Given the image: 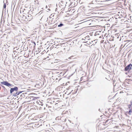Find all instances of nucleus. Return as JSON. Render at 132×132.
I'll return each mask as SVG.
<instances>
[{"instance_id": "aec40b11", "label": "nucleus", "mask_w": 132, "mask_h": 132, "mask_svg": "<svg viewBox=\"0 0 132 132\" xmlns=\"http://www.w3.org/2000/svg\"><path fill=\"white\" fill-rule=\"evenodd\" d=\"M130 104L132 105V101H131L130 102Z\"/></svg>"}, {"instance_id": "5701e85b", "label": "nucleus", "mask_w": 132, "mask_h": 132, "mask_svg": "<svg viewBox=\"0 0 132 132\" xmlns=\"http://www.w3.org/2000/svg\"><path fill=\"white\" fill-rule=\"evenodd\" d=\"M109 120H107L106 121V122H105L106 123L107 122H108V121Z\"/></svg>"}, {"instance_id": "c756f323", "label": "nucleus", "mask_w": 132, "mask_h": 132, "mask_svg": "<svg viewBox=\"0 0 132 132\" xmlns=\"http://www.w3.org/2000/svg\"><path fill=\"white\" fill-rule=\"evenodd\" d=\"M34 44H35V45L36 44H35V42H34Z\"/></svg>"}, {"instance_id": "f257e3e1", "label": "nucleus", "mask_w": 132, "mask_h": 132, "mask_svg": "<svg viewBox=\"0 0 132 132\" xmlns=\"http://www.w3.org/2000/svg\"><path fill=\"white\" fill-rule=\"evenodd\" d=\"M132 64L130 63L125 67L124 71H128L129 72L132 69Z\"/></svg>"}, {"instance_id": "9b49d317", "label": "nucleus", "mask_w": 132, "mask_h": 132, "mask_svg": "<svg viewBox=\"0 0 132 132\" xmlns=\"http://www.w3.org/2000/svg\"><path fill=\"white\" fill-rule=\"evenodd\" d=\"M64 26V24L62 23H60V24L58 25V27H61L62 26Z\"/></svg>"}, {"instance_id": "f8f14e48", "label": "nucleus", "mask_w": 132, "mask_h": 132, "mask_svg": "<svg viewBox=\"0 0 132 132\" xmlns=\"http://www.w3.org/2000/svg\"><path fill=\"white\" fill-rule=\"evenodd\" d=\"M128 109H132V105L130 104L128 105Z\"/></svg>"}, {"instance_id": "4be33fe9", "label": "nucleus", "mask_w": 132, "mask_h": 132, "mask_svg": "<svg viewBox=\"0 0 132 132\" xmlns=\"http://www.w3.org/2000/svg\"><path fill=\"white\" fill-rule=\"evenodd\" d=\"M57 10V8H56L55 9V11H56Z\"/></svg>"}, {"instance_id": "c85d7f7f", "label": "nucleus", "mask_w": 132, "mask_h": 132, "mask_svg": "<svg viewBox=\"0 0 132 132\" xmlns=\"http://www.w3.org/2000/svg\"><path fill=\"white\" fill-rule=\"evenodd\" d=\"M23 16L24 17H25V16L24 15H23Z\"/></svg>"}, {"instance_id": "a878e982", "label": "nucleus", "mask_w": 132, "mask_h": 132, "mask_svg": "<svg viewBox=\"0 0 132 132\" xmlns=\"http://www.w3.org/2000/svg\"><path fill=\"white\" fill-rule=\"evenodd\" d=\"M47 5H46V8H47Z\"/></svg>"}, {"instance_id": "4468645a", "label": "nucleus", "mask_w": 132, "mask_h": 132, "mask_svg": "<svg viewBox=\"0 0 132 132\" xmlns=\"http://www.w3.org/2000/svg\"><path fill=\"white\" fill-rule=\"evenodd\" d=\"M4 5H3V8L5 9L6 7V5L5 3H4Z\"/></svg>"}, {"instance_id": "2eb2a0df", "label": "nucleus", "mask_w": 132, "mask_h": 132, "mask_svg": "<svg viewBox=\"0 0 132 132\" xmlns=\"http://www.w3.org/2000/svg\"><path fill=\"white\" fill-rule=\"evenodd\" d=\"M76 92H76V90H75V91L74 90V92H73L72 93V94H75V93H76Z\"/></svg>"}, {"instance_id": "72a5a7b5", "label": "nucleus", "mask_w": 132, "mask_h": 132, "mask_svg": "<svg viewBox=\"0 0 132 132\" xmlns=\"http://www.w3.org/2000/svg\"><path fill=\"white\" fill-rule=\"evenodd\" d=\"M42 13H40V14H41Z\"/></svg>"}, {"instance_id": "ddd939ff", "label": "nucleus", "mask_w": 132, "mask_h": 132, "mask_svg": "<svg viewBox=\"0 0 132 132\" xmlns=\"http://www.w3.org/2000/svg\"><path fill=\"white\" fill-rule=\"evenodd\" d=\"M1 86H2V87L4 88V89L5 91H5L6 90L7 91V90L6 88H5V87L2 85H1Z\"/></svg>"}, {"instance_id": "7ed1b4c3", "label": "nucleus", "mask_w": 132, "mask_h": 132, "mask_svg": "<svg viewBox=\"0 0 132 132\" xmlns=\"http://www.w3.org/2000/svg\"><path fill=\"white\" fill-rule=\"evenodd\" d=\"M35 94H31V95L32 96L30 97H27L26 98L28 99V101H31V100H34L36 99H37V98L36 97H34L32 95H35Z\"/></svg>"}, {"instance_id": "393cba45", "label": "nucleus", "mask_w": 132, "mask_h": 132, "mask_svg": "<svg viewBox=\"0 0 132 132\" xmlns=\"http://www.w3.org/2000/svg\"><path fill=\"white\" fill-rule=\"evenodd\" d=\"M39 84H36V86H38V85H39Z\"/></svg>"}, {"instance_id": "1a4fd4ad", "label": "nucleus", "mask_w": 132, "mask_h": 132, "mask_svg": "<svg viewBox=\"0 0 132 132\" xmlns=\"http://www.w3.org/2000/svg\"><path fill=\"white\" fill-rule=\"evenodd\" d=\"M43 105V104H42V103L40 102V104H39V105L40 106L39 108L41 109H45V108L44 107V108L42 107Z\"/></svg>"}, {"instance_id": "2f4dec72", "label": "nucleus", "mask_w": 132, "mask_h": 132, "mask_svg": "<svg viewBox=\"0 0 132 132\" xmlns=\"http://www.w3.org/2000/svg\"><path fill=\"white\" fill-rule=\"evenodd\" d=\"M126 74H127V72H126Z\"/></svg>"}, {"instance_id": "dca6fc26", "label": "nucleus", "mask_w": 132, "mask_h": 132, "mask_svg": "<svg viewBox=\"0 0 132 132\" xmlns=\"http://www.w3.org/2000/svg\"><path fill=\"white\" fill-rule=\"evenodd\" d=\"M59 117H56V120H59Z\"/></svg>"}, {"instance_id": "cd10ccee", "label": "nucleus", "mask_w": 132, "mask_h": 132, "mask_svg": "<svg viewBox=\"0 0 132 132\" xmlns=\"http://www.w3.org/2000/svg\"><path fill=\"white\" fill-rule=\"evenodd\" d=\"M41 12V11H40V12H39L38 14H37V15L38 14H39L40 13V12Z\"/></svg>"}, {"instance_id": "6e6552de", "label": "nucleus", "mask_w": 132, "mask_h": 132, "mask_svg": "<svg viewBox=\"0 0 132 132\" xmlns=\"http://www.w3.org/2000/svg\"><path fill=\"white\" fill-rule=\"evenodd\" d=\"M27 93L25 92L24 91V92H23V93H22V94L21 95V96L20 97V99L22 98L23 97V98H24L25 97L24 94H26Z\"/></svg>"}, {"instance_id": "20e7f679", "label": "nucleus", "mask_w": 132, "mask_h": 132, "mask_svg": "<svg viewBox=\"0 0 132 132\" xmlns=\"http://www.w3.org/2000/svg\"><path fill=\"white\" fill-rule=\"evenodd\" d=\"M1 83L2 84L5 85L8 87H9L12 85L11 84L6 81H3L2 82H1Z\"/></svg>"}, {"instance_id": "39448f33", "label": "nucleus", "mask_w": 132, "mask_h": 132, "mask_svg": "<svg viewBox=\"0 0 132 132\" xmlns=\"http://www.w3.org/2000/svg\"><path fill=\"white\" fill-rule=\"evenodd\" d=\"M1 83L2 84L5 85L8 87H9L12 85L11 84L6 81H3L2 82H1Z\"/></svg>"}, {"instance_id": "0eeeda50", "label": "nucleus", "mask_w": 132, "mask_h": 132, "mask_svg": "<svg viewBox=\"0 0 132 132\" xmlns=\"http://www.w3.org/2000/svg\"><path fill=\"white\" fill-rule=\"evenodd\" d=\"M24 92V91H20L18 92H17L16 93L13 94V96L15 97L16 96L19 95L20 94Z\"/></svg>"}, {"instance_id": "a211bd4d", "label": "nucleus", "mask_w": 132, "mask_h": 132, "mask_svg": "<svg viewBox=\"0 0 132 132\" xmlns=\"http://www.w3.org/2000/svg\"><path fill=\"white\" fill-rule=\"evenodd\" d=\"M73 91V90H72L71 91V92H70L68 94V95H69V94H70Z\"/></svg>"}, {"instance_id": "b1692460", "label": "nucleus", "mask_w": 132, "mask_h": 132, "mask_svg": "<svg viewBox=\"0 0 132 132\" xmlns=\"http://www.w3.org/2000/svg\"><path fill=\"white\" fill-rule=\"evenodd\" d=\"M48 108H51V107L48 106Z\"/></svg>"}, {"instance_id": "9d476101", "label": "nucleus", "mask_w": 132, "mask_h": 132, "mask_svg": "<svg viewBox=\"0 0 132 132\" xmlns=\"http://www.w3.org/2000/svg\"><path fill=\"white\" fill-rule=\"evenodd\" d=\"M132 113V109H129L128 111V114H131Z\"/></svg>"}, {"instance_id": "f3484780", "label": "nucleus", "mask_w": 132, "mask_h": 132, "mask_svg": "<svg viewBox=\"0 0 132 132\" xmlns=\"http://www.w3.org/2000/svg\"><path fill=\"white\" fill-rule=\"evenodd\" d=\"M84 49H81V52H84Z\"/></svg>"}, {"instance_id": "423d86ee", "label": "nucleus", "mask_w": 132, "mask_h": 132, "mask_svg": "<svg viewBox=\"0 0 132 132\" xmlns=\"http://www.w3.org/2000/svg\"><path fill=\"white\" fill-rule=\"evenodd\" d=\"M18 88L17 87H15L13 88H11L10 90V93L11 94L14 91H17Z\"/></svg>"}, {"instance_id": "473e14b6", "label": "nucleus", "mask_w": 132, "mask_h": 132, "mask_svg": "<svg viewBox=\"0 0 132 132\" xmlns=\"http://www.w3.org/2000/svg\"><path fill=\"white\" fill-rule=\"evenodd\" d=\"M99 111H100V109H99Z\"/></svg>"}, {"instance_id": "7c9ffc66", "label": "nucleus", "mask_w": 132, "mask_h": 132, "mask_svg": "<svg viewBox=\"0 0 132 132\" xmlns=\"http://www.w3.org/2000/svg\"><path fill=\"white\" fill-rule=\"evenodd\" d=\"M57 104H57V103H56V104H55V105H57Z\"/></svg>"}, {"instance_id": "f704fd0d", "label": "nucleus", "mask_w": 132, "mask_h": 132, "mask_svg": "<svg viewBox=\"0 0 132 132\" xmlns=\"http://www.w3.org/2000/svg\"><path fill=\"white\" fill-rule=\"evenodd\" d=\"M82 78V77H81V78Z\"/></svg>"}, {"instance_id": "412c9836", "label": "nucleus", "mask_w": 132, "mask_h": 132, "mask_svg": "<svg viewBox=\"0 0 132 132\" xmlns=\"http://www.w3.org/2000/svg\"><path fill=\"white\" fill-rule=\"evenodd\" d=\"M125 115L127 116V113H125Z\"/></svg>"}, {"instance_id": "6ab92c4d", "label": "nucleus", "mask_w": 132, "mask_h": 132, "mask_svg": "<svg viewBox=\"0 0 132 132\" xmlns=\"http://www.w3.org/2000/svg\"><path fill=\"white\" fill-rule=\"evenodd\" d=\"M128 111H127L125 113H127V114H128Z\"/></svg>"}, {"instance_id": "bb28decb", "label": "nucleus", "mask_w": 132, "mask_h": 132, "mask_svg": "<svg viewBox=\"0 0 132 132\" xmlns=\"http://www.w3.org/2000/svg\"><path fill=\"white\" fill-rule=\"evenodd\" d=\"M48 10H49V11H50V9H48Z\"/></svg>"}, {"instance_id": "f03ea898", "label": "nucleus", "mask_w": 132, "mask_h": 132, "mask_svg": "<svg viewBox=\"0 0 132 132\" xmlns=\"http://www.w3.org/2000/svg\"><path fill=\"white\" fill-rule=\"evenodd\" d=\"M30 12H29L27 13V15L25 16V18L27 19V20L30 21L32 19L33 16L30 13Z\"/></svg>"}]
</instances>
